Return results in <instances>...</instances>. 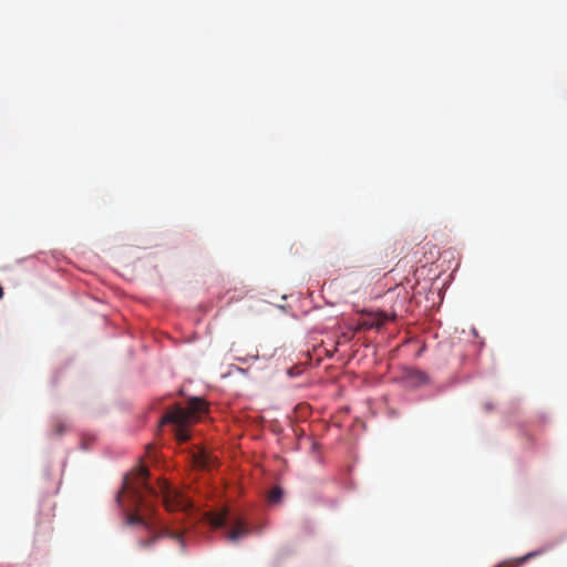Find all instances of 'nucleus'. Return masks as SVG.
Returning a JSON list of instances; mask_svg holds the SVG:
<instances>
[{
    "label": "nucleus",
    "instance_id": "obj_1",
    "mask_svg": "<svg viewBox=\"0 0 567 567\" xmlns=\"http://www.w3.org/2000/svg\"><path fill=\"white\" fill-rule=\"evenodd\" d=\"M148 476V470L141 466L133 474L132 482H125V488L136 507L147 508L151 506L150 498L161 497L169 512L181 511L186 514L193 512V501L184 491L171 486L166 481H159L157 487H153L147 483Z\"/></svg>",
    "mask_w": 567,
    "mask_h": 567
},
{
    "label": "nucleus",
    "instance_id": "obj_2",
    "mask_svg": "<svg viewBox=\"0 0 567 567\" xmlns=\"http://www.w3.org/2000/svg\"><path fill=\"white\" fill-rule=\"evenodd\" d=\"M208 411L207 403L198 398H193L186 406L175 404L166 411L161 420V425H171L177 442H187L190 437L188 427L198 422Z\"/></svg>",
    "mask_w": 567,
    "mask_h": 567
},
{
    "label": "nucleus",
    "instance_id": "obj_3",
    "mask_svg": "<svg viewBox=\"0 0 567 567\" xmlns=\"http://www.w3.org/2000/svg\"><path fill=\"white\" fill-rule=\"evenodd\" d=\"M146 529L148 532L147 537L140 538L137 540V546L140 549H143V550L151 549L157 543V540L162 537L173 538V539L179 542L182 548L185 547V544L183 540V533H181V532H173L168 527H163L159 532H154L153 529H151V527H148Z\"/></svg>",
    "mask_w": 567,
    "mask_h": 567
},
{
    "label": "nucleus",
    "instance_id": "obj_4",
    "mask_svg": "<svg viewBox=\"0 0 567 567\" xmlns=\"http://www.w3.org/2000/svg\"><path fill=\"white\" fill-rule=\"evenodd\" d=\"M395 315H388L382 311L372 312L368 315V318L358 323L354 328V332L368 329H380L385 322L394 320Z\"/></svg>",
    "mask_w": 567,
    "mask_h": 567
},
{
    "label": "nucleus",
    "instance_id": "obj_5",
    "mask_svg": "<svg viewBox=\"0 0 567 567\" xmlns=\"http://www.w3.org/2000/svg\"><path fill=\"white\" fill-rule=\"evenodd\" d=\"M205 519L215 528L223 527L228 522V512L227 509H221L219 512H210L205 513Z\"/></svg>",
    "mask_w": 567,
    "mask_h": 567
},
{
    "label": "nucleus",
    "instance_id": "obj_6",
    "mask_svg": "<svg viewBox=\"0 0 567 567\" xmlns=\"http://www.w3.org/2000/svg\"><path fill=\"white\" fill-rule=\"evenodd\" d=\"M194 465L200 470H210L215 463V458L205 450H199L193 455Z\"/></svg>",
    "mask_w": 567,
    "mask_h": 567
},
{
    "label": "nucleus",
    "instance_id": "obj_7",
    "mask_svg": "<svg viewBox=\"0 0 567 567\" xmlns=\"http://www.w3.org/2000/svg\"><path fill=\"white\" fill-rule=\"evenodd\" d=\"M248 532L249 530H248L246 524L243 520L237 519L235 522L234 527L227 533V539L230 542H237L240 538L248 535Z\"/></svg>",
    "mask_w": 567,
    "mask_h": 567
},
{
    "label": "nucleus",
    "instance_id": "obj_8",
    "mask_svg": "<svg viewBox=\"0 0 567 567\" xmlns=\"http://www.w3.org/2000/svg\"><path fill=\"white\" fill-rule=\"evenodd\" d=\"M127 523L130 525H137L141 524L145 526V528H148V524L145 522V519L138 514V513H132L127 516Z\"/></svg>",
    "mask_w": 567,
    "mask_h": 567
},
{
    "label": "nucleus",
    "instance_id": "obj_9",
    "mask_svg": "<svg viewBox=\"0 0 567 567\" xmlns=\"http://www.w3.org/2000/svg\"><path fill=\"white\" fill-rule=\"evenodd\" d=\"M282 489L280 487H274L269 494H268V502L269 503H278L280 502L281 497H282Z\"/></svg>",
    "mask_w": 567,
    "mask_h": 567
},
{
    "label": "nucleus",
    "instance_id": "obj_10",
    "mask_svg": "<svg viewBox=\"0 0 567 567\" xmlns=\"http://www.w3.org/2000/svg\"><path fill=\"white\" fill-rule=\"evenodd\" d=\"M66 430H68V424L61 420H58V421H55L52 431L55 436H61L66 432Z\"/></svg>",
    "mask_w": 567,
    "mask_h": 567
},
{
    "label": "nucleus",
    "instance_id": "obj_11",
    "mask_svg": "<svg viewBox=\"0 0 567 567\" xmlns=\"http://www.w3.org/2000/svg\"><path fill=\"white\" fill-rule=\"evenodd\" d=\"M410 377L415 380L417 383H426L429 378L427 375L419 370H414L410 373Z\"/></svg>",
    "mask_w": 567,
    "mask_h": 567
},
{
    "label": "nucleus",
    "instance_id": "obj_12",
    "mask_svg": "<svg viewBox=\"0 0 567 567\" xmlns=\"http://www.w3.org/2000/svg\"><path fill=\"white\" fill-rule=\"evenodd\" d=\"M537 555H538V553H529V554H527L526 556H524V557L522 558V561H526L527 559H529V558H532V557H535V556H537Z\"/></svg>",
    "mask_w": 567,
    "mask_h": 567
},
{
    "label": "nucleus",
    "instance_id": "obj_13",
    "mask_svg": "<svg viewBox=\"0 0 567 567\" xmlns=\"http://www.w3.org/2000/svg\"><path fill=\"white\" fill-rule=\"evenodd\" d=\"M3 297V289L2 287L0 286V299Z\"/></svg>",
    "mask_w": 567,
    "mask_h": 567
}]
</instances>
